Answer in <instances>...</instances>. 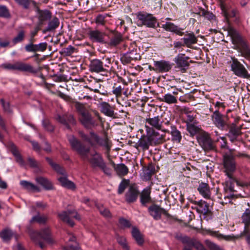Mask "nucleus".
<instances>
[{"label": "nucleus", "instance_id": "nucleus-1", "mask_svg": "<svg viewBox=\"0 0 250 250\" xmlns=\"http://www.w3.org/2000/svg\"><path fill=\"white\" fill-rule=\"evenodd\" d=\"M104 146L109 148L107 140H103L93 131L89 134L79 131V155L89 163L92 168H99L105 175H111V169L106 166L102 155L96 150L91 151L96 146Z\"/></svg>", "mask_w": 250, "mask_h": 250}, {"label": "nucleus", "instance_id": "nucleus-2", "mask_svg": "<svg viewBox=\"0 0 250 250\" xmlns=\"http://www.w3.org/2000/svg\"><path fill=\"white\" fill-rule=\"evenodd\" d=\"M247 155L237 152L234 149H230L228 153L225 154L223 157V166L224 168V172L229 178V180L226 182L224 190L226 193L230 192L229 194L225 195L224 198L232 199L234 197L233 193L236 192L234 189V183L239 185L237 179L234 177L233 174L237 169V164L236 158L246 157Z\"/></svg>", "mask_w": 250, "mask_h": 250}, {"label": "nucleus", "instance_id": "nucleus-3", "mask_svg": "<svg viewBox=\"0 0 250 250\" xmlns=\"http://www.w3.org/2000/svg\"><path fill=\"white\" fill-rule=\"evenodd\" d=\"M212 120L215 126L219 129L228 131L226 135L232 144L235 146L241 144L242 141L241 128L235 123H230L227 115L221 114L217 109L213 113Z\"/></svg>", "mask_w": 250, "mask_h": 250}, {"label": "nucleus", "instance_id": "nucleus-4", "mask_svg": "<svg viewBox=\"0 0 250 250\" xmlns=\"http://www.w3.org/2000/svg\"><path fill=\"white\" fill-rule=\"evenodd\" d=\"M89 105L79 102V122L87 130H92L98 125L96 120L89 111Z\"/></svg>", "mask_w": 250, "mask_h": 250}, {"label": "nucleus", "instance_id": "nucleus-5", "mask_svg": "<svg viewBox=\"0 0 250 250\" xmlns=\"http://www.w3.org/2000/svg\"><path fill=\"white\" fill-rule=\"evenodd\" d=\"M231 42L235 46V49L241 54L242 57L250 59V47L248 42L236 31L230 33Z\"/></svg>", "mask_w": 250, "mask_h": 250}, {"label": "nucleus", "instance_id": "nucleus-6", "mask_svg": "<svg viewBox=\"0 0 250 250\" xmlns=\"http://www.w3.org/2000/svg\"><path fill=\"white\" fill-rule=\"evenodd\" d=\"M0 68L11 70H18L21 72H29L35 74L37 70L29 63L18 61L14 63H4L0 65Z\"/></svg>", "mask_w": 250, "mask_h": 250}, {"label": "nucleus", "instance_id": "nucleus-7", "mask_svg": "<svg viewBox=\"0 0 250 250\" xmlns=\"http://www.w3.org/2000/svg\"><path fill=\"white\" fill-rule=\"evenodd\" d=\"M175 238L184 245L183 248L187 250H192L194 248L196 250H207L201 243L188 236L179 234L176 235Z\"/></svg>", "mask_w": 250, "mask_h": 250}, {"label": "nucleus", "instance_id": "nucleus-8", "mask_svg": "<svg viewBox=\"0 0 250 250\" xmlns=\"http://www.w3.org/2000/svg\"><path fill=\"white\" fill-rule=\"evenodd\" d=\"M137 18L141 25L147 27L156 28L159 27V23L157 22L156 17L153 15L145 12H139L137 14Z\"/></svg>", "mask_w": 250, "mask_h": 250}, {"label": "nucleus", "instance_id": "nucleus-9", "mask_svg": "<svg viewBox=\"0 0 250 250\" xmlns=\"http://www.w3.org/2000/svg\"><path fill=\"white\" fill-rule=\"evenodd\" d=\"M50 233L49 229L48 228H46L42 229L40 232H33L31 234V238L36 244L39 245L41 249H43L45 247V246L41 241V239H43L48 243H51L52 239L50 237Z\"/></svg>", "mask_w": 250, "mask_h": 250}, {"label": "nucleus", "instance_id": "nucleus-10", "mask_svg": "<svg viewBox=\"0 0 250 250\" xmlns=\"http://www.w3.org/2000/svg\"><path fill=\"white\" fill-rule=\"evenodd\" d=\"M197 140L199 145L205 151L214 150L215 146L209 134L203 131L197 136Z\"/></svg>", "mask_w": 250, "mask_h": 250}, {"label": "nucleus", "instance_id": "nucleus-11", "mask_svg": "<svg viewBox=\"0 0 250 250\" xmlns=\"http://www.w3.org/2000/svg\"><path fill=\"white\" fill-rule=\"evenodd\" d=\"M189 59L190 58L185 54H178L173 59L175 68L179 69L183 73L186 72L189 67V63L192 62V61H189Z\"/></svg>", "mask_w": 250, "mask_h": 250}, {"label": "nucleus", "instance_id": "nucleus-12", "mask_svg": "<svg viewBox=\"0 0 250 250\" xmlns=\"http://www.w3.org/2000/svg\"><path fill=\"white\" fill-rule=\"evenodd\" d=\"M231 70L235 75L239 77L247 79L250 78V74L245 66L236 59L232 60L231 64Z\"/></svg>", "mask_w": 250, "mask_h": 250}, {"label": "nucleus", "instance_id": "nucleus-13", "mask_svg": "<svg viewBox=\"0 0 250 250\" xmlns=\"http://www.w3.org/2000/svg\"><path fill=\"white\" fill-rule=\"evenodd\" d=\"M148 212L155 220H160L162 214L168 218H170L171 216L165 208L155 204H153L148 207Z\"/></svg>", "mask_w": 250, "mask_h": 250}, {"label": "nucleus", "instance_id": "nucleus-14", "mask_svg": "<svg viewBox=\"0 0 250 250\" xmlns=\"http://www.w3.org/2000/svg\"><path fill=\"white\" fill-rule=\"evenodd\" d=\"M109 68L107 65H104L103 62L98 59H94L90 61L89 64L90 70L91 72L102 73L103 75H106L108 70L106 67Z\"/></svg>", "mask_w": 250, "mask_h": 250}, {"label": "nucleus", "instance_id": "nucleus-15", "mask_svg": "<svg viewBox=\"0 0 250 250\" xmlns=\"http://www.w3.org/2000/svg\"><path fill=\"white\" fill-rule=\"evenodd\" d=\"M161 117L157 116L153 118H148L146 119V128L148 129L160 130L161 129L162 125L164 123L166 125H169V121H167L164 122L163 121L161 120Z\"/></svg>", "mask_w": 250, "mask_h": 250}, {"label": "nucleus", "instance_id": "nucleus-16", "mask_svg": "<svg viewBox=\"0 0 250 250\" xmlns=\"http://www.w3.org/2000/svg\"><path fill=\"white\" fill-rule=\"evenodd\" d=\"M89 38L93 42H99L102 44H106L108 42L107 36L105 32L98 30H90L88 33Z\"/></svg>", "mask_w": 250, "mask_h": 250}, {"label": "nucleus", "instance_id": "nucleus-17", "mask_svg": "<svg viewBox=\"0 0 250 250\" xmlns=\"http://www.w3.org/2000/svg\"><path fill=\"white\" fill-rule=\"evenodd\" d=\"M146 134L148 135L152 146H156L165 141V135L160 134L155 129H146Z\"/></svg>", "mask_w": 250, "mask_h": 250}, {"label": "nucleus", "instance_id": "nucleus-18", "mask_svg": "<svg viewBox=\"0 0 250 250\" xmlns=\"http://www.w3.org/2000/svg\"><path fill=\"white\" fill-rule=\"evenodd\" d=\"M139 194L138 187L135 185H131L125 194V200L128 204L133 203L137 201Z\"/></svg>", "mask_w": 250, "mask_h": 250}, {"label": "nucleus", "instance_id": "nucleus-19", "mask_svg": "<svg viewBox=\"0 0 250 250\" xmlns=\"http://www.w3.org/2000/svg\"><path fill=\"white\" fill-rule=\"evenodd\" d=\"M77 213L72 210L63 211L58 213V218L71 227L74 226L75 224L71 218H77Z\"/></svg>", "mask_w": 250, "mask_h": 250}, {"label": "nucleus", "instance_id": "nucleus-20", "mask_svg": "<svg viewBox=\"0 0 250 250\" xmlns=\"http://www.w3.org/2000/svg\"><path fill=\"white\" fill-rule=\"evenodd\" d=\"M157 73H166L169 72L172 68L173 63L164 60L154 61L153 63Z\"/></svg>", "mask_w": 250, "mask_h": 250}, {"label": "nucleus", "instance_id": "nucleus-21", "mask_svg": "<svg viewBox=\"0 0 250 250\" xmlns=\"http://www.w3.org/2000/svg\"><path fill=\"white\" fill-rule=\"evenodd\" d=\"M32 4L36 9L38 15V24L42 25L44 22L49 20L51 17V13L48 10H41L35 1H32Z\"/></svg>", "mask_w": 250, "mask_h": 250}, {"label": "nucleus", "instance_id": "nucleus-22", "mask_svg": "<svg viewBox=\"0 0 250 250\" xmlns=\"http://www.w3.org/2000/svg\"><path fill=\"white\" fill-rule=\"evenodd\" d=\"M151 187L150 186L146 187L141 193L140 192V201L143 206L146 207L147 204L151 202Z\"/></svg>", "mask_w": 250, "mask_h": 250}, {"label": "nucleus", "instance_id": "nucleus-23", "mask_svg": "<svg viewBox=\"0 0 250 250\" xmlns=\"http://www.w3.org/2000/svg\"><path fill=\"white\" fill-rule=\"evenodd\" d=\"M161 27L166 31L173 32L177 35L181 36L184 35V32L183 31L184 29L176 25L172 22H166L165 24L162 25Z\"/></svg>", "mask_w": 250, "mask_h": 250}, {"label": "nucleus", "instance_id": "nucleus-24", "mask_svg": "<svg viewBox=\"0 0 250 250\" xmlns=\"http://www.w3.org/2000/svg\"><path fill=\"white\" fill-rule=\"evenodd\" d=\"M47 47L46 42H42L39 44L29 43L25 46L26 51L28 52H43Z\"/></svg>", "mask_w": 250, "mask_h": 250}, {"label": "nucleus", "instance_id": "nucleus-25", "mask_svg": "<svg viewBox=\"0 0 250 250\" xmlns=\"http://www.w3.org/2000/svg\"><path fill=\"white\" fill-rule=\"evenodd\" d=\"M192 203L197 206L196 209L197 211L203 215H208L211 213L209 209V205L206 201L203 200L194 201Z\"/></svg>", "mask_w": 250, "mask_h": 250}, {"label": "nucleus", "instance_id": "nucleus-26", "mask_svg": "<svg viewBox=\"0 0 250 250\" xmlns=\"http://www.w3.org/2000/svg\"><path fill=\"white\" fill-rule=\"evenodd\" d=\"M183 44L188 48H191L192 45L197 42V39L193 32L188 33L185 35V37L181 39Z\"/></svg>", "mask_w": 250, "mask_h": 250}, {"label": "nucleus", "instance_id": "nucleus-27", "mask_svg": "<svg viewBox=\"0 0 250 250\" xmlns=\"http://www.w3.org/2000/svg\"><path fill=\"white\" fill-rule=\"evenodd\" d=\"M101 112L107 116L112 117L114 116V108L110 104L105 102L100 103Z\"/></svg>", "mask_w": 250, "mask_h": 250}, {"label": "nucleus", "instance_id": "nucleus-28", "mask_svg": "<svg viewBox=\"0 0 250 250\" xmlns=\"http://www.w3.org/2000/svg\"><path fill=\"white\" fill-rule=\"evenodd\" d=\"M199 193L205 198L209 199L211 195L210 188L208 184L202 182L197 188Z\"/></svg>", "mask_w": 250, "mask_h": 250}, {"label": "nucleus", "instance_id": "nucleus-29", "mask_svg": "<svg viewBox=\"0 0 250 250\" xmlns=\"http://www.w3.org/2000/svg\"><path fill=\"white\" fill-rule=\"evenodd\" d=\"M138 141L139 146H140V148L144 151L148 150L150 146H152L150 140V138L149 137V136L147 135V134L146 135H143L141 136Z\"/></svg>", "mask_w": 250, "mask_h": 250}, {"label": "nucleus", "instance_id": "nucleus-30", "mask_svg": "<svg viewBox=\"0 0 250 250\" xmlns=\"http://www.w3.org/2000/svg\"><path fill=\"white\" fill-rule=\"evenodd\" d=\"M111 164L117 173L120 176H124L128 173V167L123 163L115 164L114 162H111Z\"/></svg>", "mask_w": 250, "mask_h": 250}, {"label": "nucleus", "instance_id": "nucleus-31", "mask_svg": "<svg viewBox=\"0 0 250 250\" xmlns=\"http://www.w3.org/2000/svg\"><path fill=\"white\" fill-rule=\"evenodd\" d=\"M107 39L108 42L106 44L112 46H117L123 41L122 34L118 32L113 33L112 36L108 37Z\"/></svg>", "mask_w": 250, "mask_h": 250}, {"label": "nucleus", "instance_id": "nucleus-32", "mask_svg": "<svg viewBox=\"0 0 250 250\" xmlns=\"http://www.w3.org/2000/svg\"><path fill=\"white\" fill-rule=\"evenodd\" d=\"M57 120L61 123L65 125L68 129L70 128L69 124L74 125L75 124L73 116L71 114L65 115L62 116L59 115Z\"/></svg>", "mask_w": 250, "mask_h": 250}, {"label": "nucleus", "instance_id": "nucleus-33", "mask_svg": "<svg viewBox=\"0 0 250 250\" xmlns=\"http://www.w3.org/2000/svg\"><path fill=\"white\" fill-rule=\"evenodd\" d=\"M35 181L46 190H51L53 188L52 183L44 177L37 176L35 178Z\"/></svg>", "mask_w": 250, "mask_h": 250}, {"label": "nucleus", "instance_id": "nucleus-34", "mask_svg": "<svg viewBox=\"0 0 250 250\" xmlns=\"http://www.w3.org/2000/svg\"><path fill=\"white\" fill-rule=\"evenodd\" d=\"M131 234L137 244L140 246H143L144 243V239L142 234L137 228L135 227L132 228Z\"/></svg>", "mask_w": 250, "mask_h": 250}, {"label": "nucleus", "instance_id": "nucleus-35", "mask_svg": "<svg viewBox=\"0 0 250 250\" xmlns=\"http://www.w3.org/2000/svg\"><path fill=\"white\" fill-rule=\"evenodd\" d=\"M91 91L92 90L87 85H83V89H79V100H91L92 98L89 96V94Z\"/></svg>", "mask_w": 250, "mask_h": 250}, {"label": "nucleus", "instance_id": "nucleus-36", "mask_svg": "<svg viewBox=\"0 0 250 250\" xmlns=\"http://www.w3.org/2000/svg\"><path fill=\"white\" fill-rule=\"evenodd\" d=\"M20 185L25 189L32 192H40V188L37 186L25 180L20 182Z\"/></svg>", "mask_w": 250, "mask_h": 250}, {"label": "nucleus", "instance_id": "nucleus-37", "mask_svg": "<svg viewBox=\"0 0 250 250\" xmlns=\"http://www.w3.org/2000/svg\"><path fill=\"white\" fill-rule=\"evenodd\" d=\"M220 6L222 13L227 20L228 21L229 19L235 17L236 11L234 9H227L226 6L223 3H221Z\"/></svg>", "mask_w": 250, "mask_h": 250}, {"label": "nucleus", "instance_id": "nucleus-38", "mask_svg": "<svg viewBox=\"0 0 250 250\" xmlns=\"http://www.w3.org/2000/svg\"><path fill=\"white\" fill-rule=\"evenodd\" d=\"M177 97L172 95L171 93H168L164 95L162 98H160L159 100L160 101L168 104H173L177 103Z\"/></svg>", "mask_w": 250, "mask_h": 250}, {"label": "nucleus", "instance_id": "nucleus-39", "mask_svg": "<svg viewBox=\"0 0 250 250\" xmlns=\"http://www.w3.org/2000/svg\"><path fill=\"white\" fill-rule=\"evenodd\" d=\"M186 127L187 130L192 137L196 136L197 137V136L198 135V134H201L202 132V130L194 124L188 125Z\"/></svg>", "mask_w": 250, "mask_h": 250}, {"label": "nucleus", "instance_id": "nucleus-40", "mask_svg": "<svg viewBox=\"0 0 250 250\" xmlns=\"http://www.w3.org/2000/svg\"><path fill=\"white\" fill-rule=\"evenodd\" d=\"M58 180L61 185L64 187L70 189H74L75 188L74 184L70 181L68 180L65 175L61 176L58 178Z\"/></svg>", "mask_w": 250, "mask_h": 250}, {"label": "nucleus", "instance_id": "nucleus-41", "mask_svg": "<svg viewBox=\"0 0 250 250\" xmlns=\"http://www.w3.org/2000/svg\"><path fill=\"white\" fill-rule=\"evenodd\" d=\"M171 135L172 140L178 143H180L182 140V135L180 131L175 126H171Z\"/></svg>", "mask_w": 250, "mask_h": 250}, {"label": "nucleus", "instance_id": "nucleus-42", "mask_svg": "<svg viewBox=\"0 0 250 250\" xmlns=\"http://www.w3.org/2000/svg\"><path fill=\"white\" fill-rule=\"evenodd\" d=\"M28 161L30 166L33 168H35L34 171L37 173H42V167L40 164L37 162L34 159L32 158H28Z\"/></svg>", "mask_w": 250, "mask_h": 250}, {"label": "nucleus", "instance_id": "nucleus-43", "mask_svg": "<svg viewBox=\"0 0 250 250\" xmlns=\"http://www.w3.org/2000/svg\"><path fill=\"white\" fill-rule=\"evenodd\" d=\"M59 24L60 21L59 19L56 17L53 18L52 20L49 22L48 26L44 32L55 29L59 26Z\"/></svg>", "mask_w": 250, "mask_h": 250}, {"label": "nucleus", "instance_id": "nucleus-44", "mask_svg": "<svg viewBox=\"0 0 250 250\" xmlns=\"http://www.w3.org/2000/svg\"><path fill=\"white\" fill-rule=\"evenodd\" d=\"M200 12L201 13V16L205 17L208 21H215L216 16L210 11L206 10L203 8L200 9Z\"/></svg>", "mask_w": 250, "mask_h": 250}, {"label": "nucleus", "instance_id": "nucleus-45", "mask_svg": "<svg viewBox=\"0 0 250 250\" xmlns=\"http://www.w3.org/2000/svg\"><path fill=\"white\" fill-rule=\"evenodd\" d=\"M0 17L8 19L11 18L9 10L5 5H0Z\"/></svg>", "mask_w": 250, "mask_h": 250}, {"label": "nucleus", "instance_id": "nucleus-46", "mask_svg": "<svg viewBox=\"0 0 250 250\" xmlns=\"http://www.w3.org/2000/svg\"><path fill=\"white\" fill-rule=\"evenodd\" d=\"M11 150L13 155L16 157V161L21 166H23L24 165V161L14 145L12 146Z\"/></svg>", "mask_w": 250, "mask_h": 250}, {"label": "nucleus", "instance_id": "nucleus-47", "mask_svg": "<svg viewBox=\"0 0 250 250\" xmlns=\"http://www.w3.org/2000/svg\"><path fill=\"white\" fill-rule=\"evenodd\" d=\"M13 234L11 230L9 229H5L0 232V237L5 241L9 240Z\"/></svg>", "mask_w": 250, "mask_h": 250}, {"label": "nucleus", "instance_id": "nucleus-48", "mask_svg": "<svg viewBox=\"0 0 250 250\" xmlns=\"http://www.w3.org/2000/svg\"><path fill=\"white\" fill-rule=\"evenodd\" d=\"M68 139L71 148L76 152H78V141L77 139L72 135H69Z\"/></svg>", "mask_w": 250, "mask_h": 250}, {"label": "nucleus", "instance_id": "nucleus-49", "mask_svg": "<svg viewBox=\"0 0 250 250\" xmlns=\"http://www.w3.org/2000/svg\"><path fill=\"white\" fill-rule=\"evenodd\" d=\"M117 240L119 244L124 250H129L130 247L128 245L126 238L124 236H118Z\"/></svg>", "mask_w": 250, "mask_h": 250}, {"label": "nucleus", "instance_id": "nucleus-50", "mask_svg": "<svg viewBox=\"0 0 250 250\" xmlns=\"http://www.w3.org/2000/svg\"><path fill=\"white\" fill-rule=\"evenodd\" d=\"M129 185V180L128 179H124L120 183L118 189V193L122 194L125 189V188Z\"/></svg>", "mask_w": 250, "mask_h": 250}, {"label": "nucleus", "instance_id": "nucleus-51", "mask_svg": "<svg viewBox=\"0 0 250 250\" xmlns=\"http://www.w3.org/2000/svg\"><path fill=\"white\" fill-rule=\"evenodd\" d=\"M108 16L107 14H99L95 18V22L98 25H104L105 23V18Z\"/></svg>", "mask_w": 250, "mask_h": 250}, {"label": "nucleus", "instance_id": "nucleus-52", "mask_svg": "<svg viewBox=\"0 0 250 250\" xmlns=\"http://www.w3.org/2000/svg\"><path fill=\"white\" fill-rule=\"evenodd\" d=\"M124 88L122 85L115 83L113 86L112 93L117 97H121Z\"/></svg>", "mask_w": 250, "mask_h": 250}, {"label": "nucleus", "instance_id": "nucleus-53", "mask_svg": "<svg viewBox=\"0 0 250 250\" xmlns=\"http://www.w3.org/2000/svg\"><path fill=\"white\" fill-rule=\"evenodd\" d=\"M210 235L217 237L219 239H224L226 241H230L231 237L229 235H224L220 233L219 231H211Z\"/></svg>", "mask_w": 250, "mask_h": 250}, {"label": "nucleus", "instance_id": "nucleus-54", "mask_svg": "<svg viewBox=\"0 0 250 250\" xmlns=\"http://www.w3.org/2000/svg\"><path fill=\"white\" fill-rule=\"evenodd\" d=\"M47 218L46 216L42 215L41 216L40 215H37L35 216H33L31 220V222H37L40 224H44L47 221Z\"/></svg>", "mask_w": 250, "mask_h": 250}, {"label": "nucleus", "instance_id": "nucleus-55", "mask_svg": "<svg viewBox=\"0 0 250 250\" xmlns=\"http://www.w3.org/2000/svg\"><path fill=\"white\" fill-rule=\"evenodd\" d=\"M205 244L210 250H224L219 246L209 240H206L205 241Z\"/></svg>", "mask_w": 250, "mask_h": 250}, {"label": "nucleus", "instance_id": "nucleus-56", "mask_svg": "<svg viewBox=\"0 0 250 250\" xmlns=\"http://www.w3.org/2000/svg\"><path fill=\"white\" fill-rule=\"evenodd\" d=\"M19 5L22 6L24 9H28L29 8L30 4H32V1L33 0H14Z\"/></svg>", "mask_w": 250, "mask_h": 250}, {"label": "nucleus", "instance_id": "nucleus-57", "mask_svg": "<svg viewBox=\"0 0 250 250\" xmlns=\"http://www.w3.org/2000/svg\"><path fill=\"white\" fill-rule=\"evenodd\" d=\"M25 36L24 32L23 30L20 31L16 37L13 39V42L14 44H16L18 42H22Z\"/></svg>", "mask_w": 250, "mask_h": 250}, {"label": "nucleus", "instance_id": "nucleus-58", "mask_svg": "<svg viewBox=\"0 0 250 250\" xmlns=\"http://www.w3.org/2000/svg\"><path fill=\"white\" fill-rule=\"evenodd\" d=\"M119 222L120 223L121 227L122 228H130L131 226V224L130 222L127 219L124 218H120Z\"/></svg>", "mask_w": 250, "mask_h": 250}, {"label": "nucleus", "instance_id": "nucleus-59", "mask_svg": "<svg viewBox=\"0 0 250 250\" xmlns=\"http://www.w3.org/2000/svg\"><path fill=\"white\" fill-rule=\"evenodd\" d=\"M53 81L56 82H67V77L64 75H54L53 77Z\"/></svg>", "mask_w": 250, "mask_h": 250}, {"label": "nucleus", "instance_id": "nucleus-60", "mask_svg": "<svg viewBox=\"0 0 250 250\" xmlns=\"http://www.w3.org/2000/svg\"><path fill=\"white\" fill-rule=\"evenodd\" d=\"M133 60V59L130 56H128L127 54H125L121 58V61L124 64L129 63Z\"/></svg>", "mask_w": 250, "mask_h": 250}, {"label": "nucleus", "instance_id": "nucleus-61", "mask_svg": "<svg viewBox=\"0 0 250 250\" xmlns=\"http://www.w3.org/2000/svg\"><path fill=\"white\" fill-rule=\"evenodd\" d=\"M42 125L43 127L48 131H53L54 127L51 125L50 122L47 120H44L42 121Z\"/></svg>", "mask_w": 250, "mask_h": 250}, {"label": "nucleus", "instance_id": "nucleus-62", "mask_svg": "<svg viewBox=\"0 0 250 250\" xmlns=\"http://www.w3.org/2000/svg\"><path fill=\"white\" fill-rule=\"evenodd\" d=\"M242 223L244 224V228H248L250 226V215H242Z\"/></svg>", "mask_w": 250, "mask_h": 250}, {"label": "nucleus", "instance_id": "nucleus-63", "mask_svg": "<svg viewBox=\"0 0 250 250\" xmlns=\"http://www.w3.org/2000/svg\"><path fill=\"white\" fill-rule=\"evenodd\" d=\"M0 101L2 105L4 111L6 112L11 113V110L10 107L9 103L8 102H5L3 99H1Z\"/></svg>", "mask_w": 250, "mask_h": 250}, {"label": "nucleus", "instance_id": "nucleus-64", "mask_svg": "<svg viewBox=\"0 0 250 250\" xmlns=\"http://www.w3.org/2000/svg\"><path fill=\"white\" fill-rule=\"evenodd\" d=\"M244 234L247 244L250 246V229L249 228H244Z\"/></svg>", "mask_w": 250, "mask_h": 250}]
</instances>
